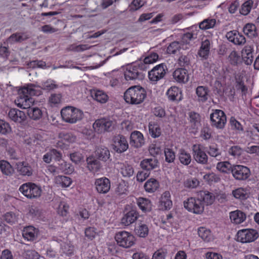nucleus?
I'll return each instance as SVG.
<instances>
[{"label":"nucleus","instance_id":"29","mask_svg":"<svg viewBox=\"0 0 259 259\" xmlns=\"http://www.w3.org/2000/svg\"><path fill=\"white\" fill-rule=\"evenodd\" d=\"M142 169L149 172L158 166V160L156 158H147L143 160L140 163Z\"/></svg>","mask_w":259,"mask_h":259},{"label":"nucleus","instance_id":"13","mask_svg":"<svg viewBox=\"0 0 259 259\" xmlns=\"http://www.w3.org/2000/svg\"><path fill=\"white\" fill-rule=\"evenodd\" d=\"M193 156L195 160L198 163L206 164L208 162V156L202 149L200 145L195 144L192 146Z\"/></svg>","mask_w":259,"mask_h":259},{"label":"nucleus","instance_id":"23","mask_svg":"<svg viewBox=\"0 0 259 259\" xmlns=\"http://www.w3.org/2000/svg\"><path fill=\"white\" fill-rule=\"evenodd\" d=\"M197 196L201 202H203L206 205H211L215 200L214 194L207 191H200L198 193Z\"/></svg>","mask_w":259,"mask_h":259},{"label":"nucleus","instance_id":"24","mask_svg":"<svg viewBox=\"0 0 259 259\" xmlns=\"http://www.w3.org/2000/svg\"><path fill=\"white\" fill-rule=\"evenodd\" d=\"M37 234L38 230L31 226L25 227L22 233L23 238L28 241H31L36 239Z\"/></svg>","mask_w":259,"mask_h":259},{"label":"nucleus","instance_id":"37","mask_svg":"<svg viewBox=\"0 0 259 259\" xmlns=\"http://www.w3.org/2000/svg\"><path fill=\"white\" fill-rule=\"evenodd\" d=\"M217 24V21L215 19L208 18L204 19L202 21L199 23V27L201 30H207L213 28Z\"/></svg>","mask_w":259,"mask_h":259},{"label":"nucleus","instance_id":"8","mask_svg":"<svg viewBox=\"0 0 259 259\" xmlns=\"http://www.w3.org/2000/svg\"><path fill=\"white\" fill-rule=\"evenodd\" d=\"M211 125L218 128H223L227 122L226 116L222 110L216 109L210 115Z\"/></svg>","mask_w":259,"mask_h":259},{"label":"nucleus","instance_id":"2","mask_svg":"<svg viewBox=\"0 0 259 259\" xmlns=\"http://www.w3.org/2000/svg\"><path fill=\"white\" fill-rule=\"evenodd\" d=\"M146 97L145 89L139 86H133L128 88L124 94L125 102L131 104H139L142 103Z\"/></svg>","mask_w":259,"mask_h":259},{"label":"nucleus","instance_id":"22","mask_svg":"<svg viewBox=\"0 0 259 259\" xmlns=\"http://www.w3.org/2000/svg\"><path fill=\"white\" fill-rule=\"evenodd\" d=\"M174 79L180 83H186L189 80V75L186 69L179 68L176 69L173 73Z\"/></svg>","mask_w":259,"mask_h":259},{"label":"nucleus","instance_id":"42","mask_svg":"<svg viewBox=\"0 0 259 259\" xmlns=\"http://www.w3.org/2000/svg\"><path fill=\"white\" fill-rule=\"evenodd\" d=\"M56 183L60 185L62 187H69L72 183L71 179L65 176H58L55 178Z\"/></svg>","mask_w":259,"mask_h":259},{"label":"nucleus","instance_id":"12","mask_svg":"<svg viewBox=\"0 0 259 259\" xmlns=\"http://www.w3.org/2000/svg\"><path fill=\"white\" fill-rule=\"evenodd\" d=\"M232 174L236 180L244 181L249 177L250 171L246 166L241 165H234Z\"/></svg>","mask_w":259,"mask_h":259},{"label":"nucleus","instance_id":"51","mask_svg":"<svg viewBox=\"0 0 259 259\" xmlns=\"http://www.w3.org/2000/svg\"><path fill=\"white\" fill-rule=\"evenodd\" d=\"M41 89L48 91H52L58 88V85L55 83V81L52 79H48L42 82Z\"/></svg>","mask_w":259,"mask_h":259},{"label":"nucleus","instance_id":"27","mask_svg":"<svg viewBox=\"0 0 259 259\" xmlns=\"http://www.w3.org/2000/svg\"><path fill=\"white\" fill-rule=\"evenodd\" d=\"M28 38V35L25 32H16L13 33L8 38L7 42L11 44L20 43Z\"/></svg>","mask_w":259,"mask_h":259},{"label":"nucleus","instance_id":"38","mask_svg":"<svg viewBox=\"0 0 259 259\" xmlns=\"http://www.w3.org/2000/svg\"><path fill=\"white\" fill-rule=\"evenodd\" d=\"M135 231L136 234L140 237L145 238L148 235L149 228L146 224L140 223L135 228Z\"/></svg>","mask_w":259,"mask_h":259},{"label":"nucleus","instance_id":"60","mask_svg":"<svg viewBox=\"0 0 259 259\" xmlns=\"http://www.w3.org/2000/svg\"><path fill=\"white\" fill-rule=\"evenodd\" d=\"M11 131L9 124L3 120L0 119V133L7 134Z\"/></svg>","mask_w":259,"mask_h":259},{"label":"nucleus","instance_id":"43","mask_svg":"<svg viewBox=\"0 0 259 259\" xmlns=\"http://www.w3.org/2000/svg\"><path fill=\"white\" fill-rule=\"evenodd\" d=\"M159 187L158 182L154 179H150L147 181L145 185L144 188L146 192L152 193L155 191Z\"/></svg>","mask_w":259,"mask_h":259},{"label":"nucleus","instance_id":"49","mask_svg":"<svg viewBox=\"0 0 259 259\" xmlns=\"http://www.w3.org/2000/svg\"><path fill=\"white\" fill-rule=\"evenodd\" d=\"M149 131L151 137L154 138L159 137L161 134V129L157 124L149 123Z\"/></svg>","mask_w":259,"mask_h":259},{"label":"nucleus","instance_id":"32","mask_svg":"<svg viewBox=\"0 0 259 259\" xmlns=\"http://www.w3.org/2000/svg\"><path fill=\"white\" fill-rule=\"evenodd\" d=\"M230 218L233 223L239 224L244 221L246 215L243 212L237 210L230 213Z\"/></svg>","mask_w":259,"mask_h":259},{"label":"nucleus","instance_id":"58","mask_svg":"<svg viewBox=\"0 0 259 259\" xmlns=\"http://www.w3.org/2000/svg\"><path fill=\"white\" fill-rule=\"evenodd\" d=\"M127 189L128 186L127 183L125 181H122L117 185L115 190V192L118 195H120L126 193L127 191Z\"/></svg>","mask_w":259,"mask_h":259},{"label":"nucleus","instance_id":"36","mask_svg":"<svg viewBox=\"0 0 259 259\" xmlns=\"http://www.w3.org/2000/svg\"><path fill=\"white\" fill-rule=\"evenodd\" d=\"M209 90L207 87L199 86L197 88L196 93L198 97V100L202 102H206L208 99Z\"/></svg>","mask_w":259,"mask_h":259},{"label":"nucleus","instance_id":"52","mask_svg":"<svg viewBox=\"0 0 259 259\" xmlns=\"http://www.w3.org/2000/svg\"><path fill=\"white\" fill-rule=\"evenodd\" d=\"M253 2L252 0H248L245 2L241 6L240 9V13L242 15H247L250 12L253 6Z\"/></svg>","mask_w":259,"mask_h":259},{"label":"nucleus","instance_id":"5","mask_svg":"<svg viewBox=\"0 0 259 259\" xmlns=\"http://www.w3.org/2000/svg\"><path fill=\"white\" fill-rule=\"evenodd\" d=\"M19 191L29 199L38 198L41 196L42 193V189L40 186L31 182L22 185L19 188Z\"/></svg>","mask_w":259,"mask_h":259},{"label":"nucleus","instance_id":"46","mask_svg":"<svg viewBox=\"0 0 259 259\" xmlns=\"http://www.w3.org/2000/svg\"><path fill=\"white\" fill-rule=\"evenodd\" d=\"M207 152L210 156L215 158L217 160H221L222 158L221 152L216 145L209 146Z\"/></svg>","mask_w":259,"mask_h":259},{"label":"nucleus","instance_id":"39","mask_svg":"<svg viewBox=\"0 0 259 259\" xmlns=\"http://www.w3.org/2000/svg\"><path fill=\"white\" fill-rule=\"evenodd\" d=\"M234 165H232L229 162H219L217 165V168L219 171L226 174L232 172Z\"/></svg>","mask_w":259,"mask_h":259},{"label":"nucleus","instance_id":"53","mask_svg":"<svg viewBox=\"0 0 259 259\" xmlns=\"http://www.w3.org/2000/svg\"><path fill=\"white\" fill-rule=\"evenodd\" d=\"M120 172L124 177H130L134 174V169L131 165L123 164L120 168Z\"/></svg>","mask_w":259,"mask_h":259},{"label":"nucleus","instance_id":"14","mask_svg":"<svg viewBox=\"0 0 259 259\" xmlns=\"http://www.w3.org/2000/svg\"><path fill=\"white\" fill-rule=\"evenodd\" d=\"M128 148L126 138L122 135H118L113 139V149L118 153L125 151Z\"/></svg>","mask_w":259,"mask_h":259},{"label":"nucleus","instance_id":"34","mask_svg":"<svg viewBox=\"0 0 259 259\" xmlns=\"http://www.w3.org/2000/svg\"><path fill=\"white\" fill-rule=\"evenodd\" d=\"M244 33L250 38H256L257 36V31L256 26L253 23H247L243 28Z\"/></svg>","mask_w":259,"mask_h":259},{"label":"nucleus","instance_id":"55","mask_svg":"<svg viewBox=\"0 0 259 259\" xmlns=\"http://www.w3.org/2000/svg\"><path fill=\"white\" fill-rule=\"evenodd\" d=\"M184 185L186 188L194 189L199 185V181L196 178H189L184 181Z\"/></svg>","mask_w":259,"mask_h":259},{"label":"nucleus","instance_id":"47","mask_svg":"<svg viewBox=\"0 0 259 259\" xmlns=\"http://www.w3.org/2000/svg\"><path fill=\"white\" fill-rule=\"evenodd\" d=\"M232 195L236 198L241 200L246 199L248 197L247 191L242 188H239L232 191Z\"/></svg>","mask_w":259,"mask_h":259},{"label":"nucleus","instance_id":"48","mask_svg":"<svg viewBox=\"0 0 259 259\" xmlns=\"http://www.w3.org/2000/svg\"><path fill=\"white\" fill-rule=\"evenodd\" d=\"M198 234L204 241L209 242L211 240L210 231L204 227L198 229Z\"/></svg>","mask_w":259,"mask_h":259},{"label":"nucleus","instance_id":"33","mask_svg":"<svg viewBox=\"0 0 259 259\" xmlns=\"http://www.w3.org/2000/svg\"><path fill=\"white\" fill-rule=\"evenodd\" d=\"M253 48L251 46H246L242 50L243 60L247 65H250L253 60Z\"/></svg>","mask_w":259,"mask_h":259},{"label":"nucleus","instance_id":"45","mask_svg":"<svg viewBox=\"0 0 259 259\" xmlns=\"http://www.w3.org/2000/svg\"><path fill=\"white\" fill-rule=\"evenodd\" d=\"M189 120L193 128H198L200 125V122L199 114L195 112H190L189 113Z\"/></svg>","mask_w":259,"mask_h":259},{"label":"nucleus","instance_id":"44","mask_svg":"<svg viewBox=\"0 0 259 259\" xmlns=\"http://www.w3.org/2000/svg\"><path fill=\"white\" fill-rule=\"evenodd\" d=\"M28 104V103H27V104ZM27 106L28 105L26 106L27 107L26 108H28L27 113L31 119L36 120L41 117L42 112L40 109L37 107L30 108L27 107Z\"/></svg>","mask_w":259,"mask_h":259},{"label":"nucleus","instance_id":"19","mask_svg":"<svg viewBox=\"0 0 259 259\" xmlns=\"http://www.w3.org/2000/svg\"><path fill=\"white\" fill-rule=\"evenodd\" d=\"M87 168L92 173H96L100 170L101 167L100 162L93 156H89L86 159Z\"/></svg>","mask_w":259,"mask_h":259},{"label":"nucleus","instance_id":"64","mask_svg":"<svg viewBox=\"0 0 259 259\" xmlns=\"http://www.w3.org/2000/svg\"><path fill=\"white\" fill-rule=\"evenodd\" d=\"M141 3V0H133L129 6V11L134 12L138 10L143 6V4H142Z\"/></svg>","mask_w":259,"mask_h":259},{"label":"nucleus","instance_id":"35","mask_svg":"<svg viewBox=\"0 0 259 259\" xmlns=\"http://www.w3.org/2000/svg\"><path fill=\"white\" fill-rule=\"evenodd\" d=\"M92 97L94 99L101 103H105L108 100V96L104 91L94 90L91 92Z\"/></svg>","mask_w":259,"mask_h":259},{"label":"nucleus","instance_id":"20","mask_svg":"<svg viewBox=\"0 0 259 259\" xmlns=\"http://www.w3.org/2000/svg\"><path fill=\"white\" fill-rule=\"evenodd\" d=\"M9 117L13 121L21 123L24 121L26 115L23 111H20L18 109H11L8 113Z\"/></svg>","mask_w":259,"mask_h":259},{"label":"nucleus","instance_id":"1","mask_svg":"<svg viewBox=\"0 0 259 259\" xmlns=\"http://www.w3.org/2000/svg\"><path fill=\"white\" fill-rule=\"evenodd\" d=\"M41 87L34 83L27 84V86L22 88L19 93V96L18 98V105L21 107L27 108L26 106H29V103L31 99L29 96H39L41 94Z\"/></svg>","mask_w":259,"mask_h":259},{"label":"nucleus","instance_id":"17","mask_svg":"<svg viewBox=\"0 0 259 259\" xmlns=\"http://www.w3.org/2000/svg\"><path fill=\"white\" fill-rule=\"evenodd\" d=\"M139 212L135 209H132L126 213L121 219V223L124 226H128L134 223L138 218Z\"/></svg>","mask_w":259,"mask_h":259},{"label":"nucleus","instance_id":"31","mask_svg":"<svg viewBox=\"0 0 259 259\" xmlns=\"http://www.w3.org/2000/svg\"><path fill=\"white\" fill-rule=\"evenodd\" d=\"M210 41L208 39H206L202 41L200 49L198 51V55L203 58L206 59L208 58L210 53Z\"/></svg>","mask_w":259,"mask_h":259},{"label":"nucleus","instance_id":"41","mask_svg":"<svg viewBox=\"0 0 259 259\" xmlns=\"http://www.w3.org/2000/svg\"><path fill=\"white\" fill-rule=\"evenodd\" d=\"M0 169L3 174L6 176H10L14 172V169L10 163L4 160L0 161Z\"/></svg>","mask_w":259,"mask_h":259},{"label":"nucleus","instance_id":"61","mask_svg":"<svg viewBox=\"0 0 259 259\" xmlns=\"http://www.w3.org/2000/svg\"><path fill=\"white\" fill-rule=\"evenodd\" d=\"M70 160L75 164H78L83 159V156L81 153L78 152H75L69 154Z\"/></svg>","mask_w":259,"mask_h":259},{"label":"nucleus","instance_id":"15","mask_svg":"<svg viewBox=\"0 0 259 259\" xmlns=\"http://www.w3.org/2000/svg\"><path fill=\"white\" fill-rule=\"evenodd\" d=\"M95 185L98 193L106 194L110 190V181L106 177L97 179L95 180Z\"/></svg>","mask_w":259,"mask_h":259},{"label":"nucleus","instance_id":"21","mask_svg":"<svg viewBox=\"0 0 259 259\" xmlns=\"http://www.w3.org/2000/svg\"><path fill=\"white\" fill-rule=\"evenodd\" d=\"M95 155L98 159L104 162L110 158V151L108 148L104 146H100L96 148Z\"/></svg>","mask_w":259,"mask_h":259},{"label":"nucleus","instance_id":"16","mask_svg":"<svg viewBox=\"0 0 259 259\" xmlns=\"http://www.w3.org/2000/svg\"><path fill=\"white\" fill-rule=\"evenodd\" d=\"M130 145L136 148L141 147L145 144L143 134L139 131H134L131 134Z\"/></svg>","mask_w":259,"mask_h":259},{"label":"nucleus","instance_id":"40","mask_svg":"<svg viewBox=\"0 0 259 259\" xmlns=\"http://www.w3.org/2000/svg\"><path fill=\"white\" fill-rule=\"evenodd\" d=\"M179 159L182 164L188 165L191 163L192 158L189 152L184 149H181L179 153Z\"/></svg>","mask_w":259,"mask_h":259},{"label":"nucleus","instance_id":"4","mask_svg":"<svg viewBox=\"0 0 259 259\" xmlns=\"http://www.w3.org/2000/svg\"><path fill=\"white\" fill-rule=\"evenodd\" d=\"M117 244L121 247L128 248L136 243L135 237L131 233L121 231L116 232L114 236Z\"/></svg>","mask_w":259,"mask_h":259},{"label":"nucleus","instance_id":"62","mask_svg":"<svg viewBox=\"0 0 259 259\" xmlns=\"http://www.w3.org/2000/svg\"><path fill=\"white\" fill-rule=\"evenodd\" d=\"M195 38H196V34L191 32H187L183 35L182 37V42L184 44H188L190 40Z\"/></svg>","mask_w":259,"mask_h":259},{"label":"nucleus","instance_id":"26","mask_svg":"<svg viewBox=\"0 0 259 259\" xmlns=\"http://www.w3.org/2000/svg\"><path fill=\"white\" fill-rule=\"evenodd\" d=\"M137 204L143 212H148L152 210V202L147 198L139 197L137 200Z\"/></svg>","mask_w":259,"mask_h":259},{"label":"nucleus","instance_id":"30","mask_svg":"<svg viewBox=\"0 0 259 259\" xmlns=\"http://www.w3.org/2000/svg\"><path fill=\"white\" fill-rule=\"evenodd\" d=\"M166 95L168 99L171 101H181L182 98L181 91L176 87H172L169 89Z\"/></svg>","mask_w":259,"mask_h":259},{"label":"nucleus","instance_id":"6","mask_svg":"<svg viewBox=\"0 0 259 259\" xmlns=\"http://www.w3.org/2000/svg\"><path fill=\"white\" fill-rule=\"evenodd\" d=\"M184 208L188 211L195 214H201L204 211V205L201 202L197 196V198L194 197L188 198L183 202Z\"/></svg>","mask_w":259,"mask_h":259},{"label":"nucleus","instance_id":"9","mask_svg":"<svg viewBox=\"0 0 259 259\" xmlns=\"http://www.w3.org/2000/svg\"><path fill=\"white\" fill-rule=\"evenodd\" d=\"M166 66L164 64H160L155 66L148 72V77L153 83L162 79L166 74Z\"/></svg>","mask_w":259,"mask_h":259},{"label":"nucleus","instance_id":"56","mask_svg":"<svg viewBox=\"0 0 259 259\" xmlns=\"http://www.w3.org/2000/svg\"><path fill=\"white\" fill-rule=\"evenodd\" d=\"M165 161L168 163L173 162L175 159L176 155L174 151L169 148H165L164 149Z\"/></svg>","mask_w":259,"mask_h":259},{"label":"nucleus","instance_id":"59","mask_svg":"<svg viewBox=\"0 0 259 259\" xmlns=\"http://www.w3.org/2000/svg\"><path fill=\"white\" fill-rule=\"evenodd\" d=\"M242 152V148L239 146H232L228 150V153L234 157H238L240 156Z\"/></svg>","mask_w":259,"mask_h":259},{"label":"nucleus","instance_id":"10","mask_svg":"<svg viewBox=\"0 0 259 259\" xmlns=\"http://www.w3.org/2000/svg\"><path fill=\"white\" fill-rule=\"evenodd\" d=\"M124 76L126 81L129 83H131V81L142 79L144 77L139 66L136 65L128 67L124 72Z\"/></svg>","mask_w":259,"mask_h":259},{"label":"nucleus","instance_id":"18","mask_svg":"<svg viewBox=\"0 0 259 259\" xmlns=\"http://www.w3.org/2000/svg\"><path fill=\"white\" fill-rule=\"evenodd\" d=\"M226 37L230 41L235 45H242L246 42L245 37L237 31H231L227 32Z\"/></svg>","mask_w":259,"mask_h":259},{"label":"nucleus","instance_id":"28","mask_svg":"<svg viewBox=\"0 0 259 259\" xmlns=\"http://www.w3.org/2000/svg\"><path fill=\"white\" fill-rule=\"evenodd\" d=\"M18 172L22 176H31L33 174L32 167L25 162H20L17 164Z\"/></svg>","mask_w":259,"mask_h":259},{"label":"nucleus","instance_id":"63","mask_svg":"<svg viewBox=\"0 0 259 259\" xmlns=\"http://www.w3.org/2000/svg\"><path fill=\"white\" fill-rule=\"evenodd\" d=\"M158 54L155 53H153L144 58V62L146 64H152L154 62H155L158 60Z\"/></svg>","mask_w":259,"mask_h":259},{"label":"nucleus","instance_id":"3","mask_svg":"<svg viewBox=\"0 0 259 259\" xmlns=\"http://www.w3.org/2000/svg\"><path fill=\"white\" fill-rule=\"evenodd\" d=\"M61 115L64 121L73 124L81 120L83 113L80 109L68 106L62 109Z\"/></svg>","mask_w":259,"mask_h":259},{"label":"nucleus","instance_id":"11","mask_svg":"<svg viewBox=\"0 0 259 259\" xmlns=\"http://www.w3.org/2000/svg\"><path fill=\"white\" fill-rule=\"evenodd\" d=\"M258 237V233L253 229H244L237 233V240L242 243L250 242Z\"/></svg>","mask_w":259,"mask_h":259},{"label":"nucleus","instance_id":"25","mask_svg":"<svg viewBox=\"0 0 259 259\" xmlns=\"http://www.w3.org/2000/svg\"><path fill=\"white\" fill-rule=\"evenodd\" d=\"M172 205L170 199V193L169 191L164 192L161 195L160 200V208L164 210H168Z\"/></svg>","mask_w":259,"mask_h":259},{"label":"nucleus","instance_id":"57","mask_svg":"<svg viewBox=\"0 0 259 259\" xmlns=\"http://www.w3.org/2000/svg\"><path fill=\"white\" fill-rule=\"evenodd\" d=\"M4 219L7 223L11 225L15 224L18 221L17 215L12 212H7L4 215Z\"/></svg>","mask_w":259,"mask_h":259},{"label":"nucleus","instance_id":"7","mask_svg":"<svg viewBox=\"0 0 259 259\" xmlns=\"http://www.w3.org/2000/svg\"><path fill=\"white\" fill-rule=\"evenodd\" d=\"M115 125V121L110 118H103L97 119L93 124V127L99 133L110 132Z\"/></svg>","mask_w":259,"mask_h":259},{"label":"nucleus","instance_id":"54","mask_svg":"<svg viewBox=\"0 0 259 259\" xmlns=\"http://www.w3.org/2000/svg\"><path fill=\"white\" fill-rule=\"evenodd\" d=\"M59 137L62 140L68 143H73L76 141V137L70 133L61 132L59 134Z\"/></svg>","mask_w":259,"mask_h":259},{"label":"nucleus","instance_id":"50","mask_svg":"<svg viewBox=\"0 0 259 259\" xmlns=\"http://www.w3.org/2000/svg\"><path fill=\"white\" fill-rule=\"evenodd\" d=\"M183 45L178 41H173L167 48V53L169 54H175L179 51Z\"/></svg>","mask_w":259,"mask_h":259}]
</instances>
